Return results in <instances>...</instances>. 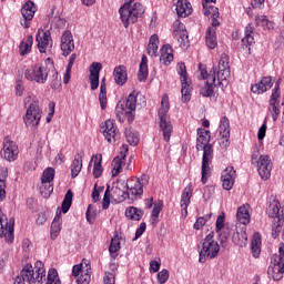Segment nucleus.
<instances>
[{
    "instance_id": "obj_1",
    "label": "nucleus",
    "mask_w": 284,
    "mask_h": 284,
    "mask_svg": "<svg viewBox=\"0 0 284 284\" xmlns=\"http://www.w3.org/2000/svg\"><path fill=\"white\" fill-rule=\"evenodd\" d=\"M197 140H196V150L197 152H203L202 158V183L205 185L207 179L211 174L210 164L214 159V146L210 144V131L204 129H197Z\"/></svg>"
},
{
    "instance_id": "obj_2",
    "label": "nucleus",
    "mask_w": 284,
    "mask_h": 284,
    "mask_svg": "<svg viewBox=\"0 0 284 284\" xmlns=\"http://www.w3.org/2000/svg\"><path fill=\"white\" fill-rule=\"evenodd\" d=\"M29 284H43L45 281V265L37 261L33 266L27 264L20 272Z\"/></svg>"
},
{
    "instance_id": "obj_3",
    "label": "nucleus",
    "mask_w": 284,
    "mask_h": 284,
    "mask_svg": "<svg viewBox=\"0 0 284 284\" xmlns=\"http://www.w3.org/2000/svg\"><path fill=\"white\" fill-rule=\"evenodd\" d=\"M267 214L273 219L272 236L273 239H278V234H281V230H283L282 225L284 221V207L281 206L278 200H273L270 203Z\"/></svg>"
},
{
    "instance_id": "obj_4",
    "label": "nucleus",
    "mask_w": 284,
    "mask_h": 284,
    "mask_svg": "<svg viewBox=\"0 0 284 284\" xmlns=\"http://www.w3.org/2000/svg\"><path fill=\"white\" fill-rule=\"evenodd\" d=\"M221 251V246L219 242L214 241V232H211L210 235L202 241V244L199 246L201 263H205L207 258H216L219 256V252Z\"/></svg>"
},
{
    "instance_id": "obj_5",
    "label": "nucleus",
    "mask_w": 284,
    "mask_h": 284,
    "mask_svg": "<svg viewBox=\"0 0 284 284\" xmlns=\"http://www.w3.org/2000/svg\"><path fill=\"white\" fill-rule=\"evenodd\" d=\"M29 103V105H28ZM27 112L23 116L24 125L27 128H37L41 122V108H39V100L31 97L26 98Z\"/></svg>"
},
{
    "instance_id": "obj_6",
    "label": "nucleus",
    "mask_w": 284,
    "mask_h": 284,
    "mask_svg": "<svg viewBox=\"0 0 284 284\" xmlns=\"http://www.w3.org/2000/svg\"><path fill=\"white\" fill-rule=\"evenodd\" d=\"M168 112H170V98L168 95H163L161 100V108L159 110V116H160V128L163 132V139L166 141V143L170 141V138L172 136L173 126L172 122L168 121Z\"/></svg>"
},
{
    "instance_id": "obj_7",
    "label": "nucleus",
    "mask_w": 284,
    "mask_h": 284,
    "mask_svg": "<svg viewBox=\"0 0 284 284\" xmlns=\"http://www.w3.org/2000/svg\"><path fill=\"white\" fill-rule=\"evenodd\" d=\"M251 161L253 165L257 166L261 179L267 181L272 176V160L268 155H261L258 151H254Z\"/></svg>"
},
{
    "instance_id": "obj_8",
    "label": "nucleus",
    "mask_w": 284,
    "mask_h": 284,
    "mask_svg": "<svg viewBox=\"0 0 284 284\" xmlns=\"http://www.w3.org/2000/svg\"><path fill=\"white\" fill-rule=\"evenodd\" d=\"M0 239H4L7 243L14 241V219L9 220L0 209Z\"/></svg>"
},
{
    "instance_id": "obj_9",
    "label": "nucleus",
    "mask_w": 284,
    "mask_h": 284,
    "mask_svg": "<svg viewBox=\"0 0 284 284\" xmlns=\"http://www.w3.org/2000/svg\"><path fill=\"white\" fill-rule=\"evenodd\" d=\"M150 183V176L142 175L141 179H131L126 182L128 196H141L143 194V186Z\"/></svg>"
},
{
    "instance_id": "obj_10",
    "label": "nucleus",
    "mask_w": 284,
    "mask_h": 284,
    "mask_svg": "<svg viewBox=\"0 0 284 284\" xmlns=\"http://www.w3.org/2000/svg\"><path fill=\"white\" fill-rule=\"evenodd\" d=\"M217 85L225 88L227 78L230 77V57L226 53L221 55L217 67Z\"/></svg>"
},
{
    "instance_id": "obj_11",
    "label": "nucleus",
    "mask_w": 284,
    "mask_h": 284,
    "mask_svg": "<svg viewBox=\"0 0 284 284\" xmlns=\"http://www.w3.org/2000/svg\"><path fill=\"white\" fill-rule=\"evenodd\" d=\"M181 83H182V101L187 103L192 99V81L187 79V71L185 69V63L181 62L179 64Z\"/></svg>"
},
{
    "instance_id": "obj_12",
    "label": "nucleus",
    "mask_w": 284,
    "mask_h": 284,
    "mask_svg": "<svg viewBox=\"0 0 284 284\" xmlns=\"http://www.w3.org/2000/svg\"><path fill=\"white\" fill-rule=\"evenodd\" d=\"M101 130L106 141L116 145V141L121 139V135L119 134V130L116 129V124L114 123V121L106 120L101 126Z\"/></svg>"
},
{
    "instance_id": "obj_13",
    "label": "nucleus",
    "mask_w": 284,
    "mask_h": 284,
    "mask_svg": "<svg viewBox=\"0 0 284 284\" xmlns=\"http://www.w3.org/2000/svg\"><path fill=\"white\" fill-rule=\"evenodd\" d=\"M2 156L9 162L17 161L19 156V146L9 138H6L3 141Z\"/></svg>"
},
{
    "instance_id": "obj_14",
    "label": "nucleus",
    "mask_w": 284,
    "mask_h": 284,
    "mask_svg": "<svg viewBox=\"0 0 284 284\" xmlns=\"http://www.w3.org/2000/svg\"><path fill=\"white\" fill-rule=\"evenodd\" d=\"M26 79H28V81H36L37 83H45L48 71L43 65H36L34 69L26 71Z\"/></svg>"
},
{
    "instance_id": "obj_15",
    "label": "nucleus",
    "mask_w": 284,
    "mask_h": 284,
    "mask_svg": "<svg viewBox=\"0 0 284 284\" xmlns=\"http://www.w3.org/2000/svg\"><path fill=\"white\" fill-rule=\"evenodd\" d=\"M60 50L62 51V57H70L74 52V37L70 30H65L61 36Z\"/></svg>"
},
{
    "instance_id": "obj_16",
    "label": "nucleus",
    "mask_w": 284,
    "mask_h": 284,
    "mask_svg": "<svg viewBox=\"0 0 284 284\" xmlns=\"http://www.w3.org/2000/svg\"><path fill=\"white\" fill-rule=\"evenodd\" d=\"M173 36L176 38L178 43H180V48H187L190 45V39L184 23L174 22Z\"/></svg>"
},
{
    "instance_id": "obj_17",
    "label": "nucleus",
    "mask_w": 284,
    "mask_h": 284,
    "mask_svg": "<svg viewBox=\"0 0 284 284\" xmlns=\"http://www.w3.org/2000/svg\"><path fill=\"white\" fill-rule=\"evenodd\" d=\"M280 88H281V85L278 84V82H276L273 93L271 95V100H270L268 110L272 114L273 121H278V114H281V111L278 110V99L281 97Z\"/></svg>"
},
{
    "instance_id": "obj_18",
    "label": "nucleus",
    "mask_w": 284,
    "mask_h": 284,
    "mask_svg": "<svg viewBox=\"0 0 284 284\" xmlns=\"http://www.w3.org/2000/svg\"><path fill=\"white\" fill-rule=\"evenodd\" d=\"M128 144L121 146L120 155L115 156L112 161V176H119L123 172L125 165V153L128 152Z\"/></svg>"
},
{
    "instance_id": "obj_19",
    "label": "nucleus",
    "mask_w": 284,
    "mask_h": 284,
    "mask_svg": "<svg viewBox=\"0 0 284 284\" xmlns=\"http://www.w3.org/2000/svg\"><path fill=\"white\" fill-rule=\"evenodd\" d=\"M136 110V94L131 93L125 102V108L123 104L116 106L118 114L122 116H126L128 114H132Z\"/></svg>"
},
{
    "instance_id": "obj_20",
    "label": "nucleus",
    "mask_w": 284,
    "mask_h": 284,
    "mask_svg": "<svg viewBox=\"0 0 284 284\" xmlns=\"http://www.w3.org/2000/svg\"><path fill=\"white\" fill-rule=\"evenodd\" d=\"M36 41L38 42L39 51L45 53V50L50 48V41H52L50 30L43 31V29H39Z\"/></svg>"
},
{
    "instance_id": "obj_21",
    "label": "nucleus",
    "mask_w": 284,
    "mask_h": 284,
    "mask_svg": "<svg viewBox=\"0 0 284 284\" xmlns=\"http://www.w3.org/2000/svg\"><path fill=\"white\" fill-rule=\"evenodd\" d=\"M234 181H236V171L234 168L229 166L222 173V185L224 190H232L234 187Z\"/></svg>"
},
{
    "instance_id": "obj_22",
    "label": "nucleus",
    "mask_w": 284,
    "mask_h": 284,
    "mask_svg": "<svg viewBox=\"0 0 284 284\" xmlns=\"http://www.w3.org/2000/svg\"><path fill=\"white\" fill-rule=\"evenodd\" d=\"M102 68L103 65L101 64V62H93L90 65L89 80H90L91 90H97L99 88V74H101Z\"/></svg>"
},
{
    "instance_id": "obj_23",
    "label": "nucleus",
    "mask_w": 284,
    "mask_h": 284,
    "mask_svg": "<svg viewBox=\"0 0 284 284\" xmlns=\"http://www.w3.org/2000/svg\"><path fill=\"white\" fill-rule=\"evenodd\" d=\"M284 264L277 262L276 260H271V265L268 266L267 274L273 281H281L283 278Z\"/></svg>"
},
{
    "instance_id": "obj_24",
    "label": "nucleus",
    "mask_w": 284,
    "mask_h": 284,
    "mask_svg": "<svg viewBox=\"0 0 284 284\" xmlns=\"http://www.w3.org/2000/svg\"><path fill=\"white\" fill-rule=\"evenodd\" d=\"M120 17L124 28H128L130 23H136V18H134V14L132 13V9L130 8V2H128V0L120 8Z\"/></svg>"
},
{
    "instance_id": "obj_25",
    "label": "nucleus",
    "mask_w": 284,
    "mask_h": 284,
    "mask_svg": "<svg viewBox=\"0 0 284 284\" xmlns=\"http://www.w3.org/2000/svg\"><path fill=\"white\" fill-rule=\"evenodd\" d=\"M232 242L239 247H245L247 245V233H245V226L236 225L232 235Z\"/></svg>"
},
{
    "instance_id": "obj_26",
    "label": "nucleus",
    "mask_w": 284,
    "mask_h": 284,
    "mask_svg": "<svg viewBox=\"0 0 284 284\" xmlns=\"http://www.w3.org/2000/svg\"><path fill=\"white\" fill-rule=\"evenodd\" d=\"M252 207L250 204H243L237 209L236 219L241 225H250V221L252 220Z\"/></svg>"
},
{
    "instance_id": "obj_27",
    "label": "nucleus",
    "mask_w": 284,
    "mask_h": 284,
    "mask_svg": "<svg viewBox=\"0 0 284 284\" xmlns=\"http://www.w3.org/2000/svg\"><path fill=\"white\" fill-rule=\"evenodd\" d=\"M221 26V22L219 20H213V26L209 27L206 31V45L211 50H214L216 45H219V41L216 40V27Z\"/></svg>"
},
{
    "instance_id": "obj_28",
    "label": "nucleus",
    "mask_w": 284,
    "mask_h": 284,
    "mask_svg": "<svg viewBox=\"0 0 284 284\" xmlns=\"http://www.w3.org/2000/svg\"><path fill=\"white\" fill-rule=\"evenodd\" d=\"M272 85H274L272 77H264L260 82L252 85L251 90L254 94H263V92H267Z\"/></svg>"
},
{
    "instance_id": "obj_29",
    "label": "nucleus",
    "mask_w": 284,
    "mask_h": 284,
    "mask_svg": "<svg viewBox=\"0 0 284 284\" xmlns=\"http://www.w3.org/2000/svg\"><path fill=\"white\" fill-rule=\"evenodd\" d=\"M174 8L178 17H190L192 14V4L187 0H176Z\"/></svg>"
},
{
    "instance_id": "obj_30",
    "label": "nucleus",
    "mask_w": 284,
    "mask_h": 284,
    "mask_svg": "<svg viewBox=\"0 0 284 284\" xmlns=\"http://www.w3.org/2000/svg\"><path fill=\"white\" fill-rule=\"evenodd\" d=\"M113 78L116 85H125V83H128V69L125 65L115 67Z\"/></svg>"
},
{
    "instance_id": "obj_31",
    "label": "nucleus",
    "mask_w": 284,
    "mask_h": 284,
    "mask_svg": "<svg viewBox=\"0 0 284 284\" xmlns=\"http://www.w3.org/2000/svg\"><path fill=\"white\" fill-rule=\"evenodd\" d=\"M174 51L170 48V45L164 44L160 50V61L164 65H170L174 61Z\"/></svg>"
},
{
    "instance_id": "obj_32",
    "label": "nucleus",
    "mask_w": 284,
    "mask_h": 284,
    "mask_svg": "<svg viewBox=\"0 0 284 284\" xmlns=\"http://www.w3.org/2000/svg\"><path fill=\"white\" fill-rule=\"evenodd\" d=\"M36 12H37V7L32 1H27L21 9V14L23 19H27V21H32V19H34Z\"/></svg>"
},
{
    "instance_id": "obj_33",
    "label": "nucleus",
    "mask_w": 284,
    "mask_h": 284,
    "mask_svg": "<svg viewBox=\"0 0 284 284\" xmlns=\"http://www.w3.org/2000/svg\"><path fill=\"white\" fill-rule=\"evenodd\" d=\"M191 199H192V184H189L184 189L181 197V207H182V211H184V216H187V207L190 205Z\"/></svg>"
},
{
    "instance_id": "obj_34",
    "label": "nucleus",
    "mask_w": 284,
    "mask_h": 284,
    "mask_svg": "<svg viewBox=\"0 0 284 284\" xmlns=\"http://www.w3.org/2000/svg\"><path fill=\"white\" fill-rule=\"evenodd\" d=\"M201 77L202 79H206L204 83H206L207 85H219V83L216 84V79H219V71L216 70V68H213L210 73H207L205 69H202Z\"/></svg>"
},
{
    "instance_id": "obj_35",
    "label": "nucleus",
    "mask_w": 284,
    "mask_h": 284,
    "mask_svg": "<svg viewBox=\"0 0 284 284\" xmlns=\"http://www.w3.org/2000/svg\"><path fill=\"white\" fill-rule=\"evenodd\" d=\"M203 12L205 17H209V19H211V26H213L214 20L219 21V8L212 4L203 3Z\"/></svg>"
},
{
    "instance_id": "obj_36",
    "label": "nucleus",
    "mask_w": 284,
    "mask_h": 284,
    "mask_svg": "<svg viewBox=\"0 0 284 284\" xmlns=\"http://www.w3.org/2000/svg\"><path fill=\"white\" fill-rule=\"evenodd\" d=\"M126 3H130L133 19L135 18V20L139 21V18L143 17V14L145 13V8H143V4H141V2L134 3V0H126Z\"/></svg>"
},
{
    "instance_id": "obj_37",
    "label": "nucleus",
    "mask_w": 284,
    "mask_h": 284,
    "mask_svg": "<svg viewBox=\"0 0 284 284\" xmlns=\"http://www.w3.org/2000/svg\"><path fill=\"white\" fill-rule=\"evenodd\" d=\"M150 72L148 71V57L142 55V60L140 63V69L138 72V79L140 82H145L148 80Z\"/></svg>"
},
{
    "instance_id": "obj_38",
    "label": "nucleus",
    "mask_w": 284,
    "mask_h": 284,
    "mask_svg": "<svg viewBox=\"0 0 284 284\" xmlns=\"http://www.w3.org/2000/svg\"><path fill=\"white\" fill-rule=\"evenodd\" d=\"M119 250H121V237H119V234H115L112 239H111V243L109 246V252L112 256V258H116V256H119Z\"/></svg>"
},
{
    "instance_id": "obj_39",
    "label": "nucleus",
    "mask_w": 284,
    "mask_h": 284,
    "mask_svg": "<svg viewBox=\"0 0 284 284\" xmlns=\"http://www.w3.org/2000/svg\"><path fill=\"white\" fill-rule=\"evenodd\" d=\"M85 270L83 273H81L80 277L78 278V284H90L91 274H92V266L90 265V262L84 261Z\"/></svg>"
},
{
    "instance_id": "obj_40",
    "label": "nucleus",
    "mask_w": 284,
    "mask_h": 284,
    "mask_svg": "<svg viewBox=\"0 0 284 284\" xmlns=\"http://www.w3.org/2000/svg\"><path fill=\"white\" fill-rule=\"evenodd\" d=\"M251 252L254 258H258V256H261V235L258 233H255L253 235V240L251 243Z\"/></svg>"
},
{
    "instance_id": "obj_41",
    "label": "nucleus",
    "mask_w": 284,
    "mask_h": 284,
    "mask_svg": "<svg viewBox=\"0 0 284 284\" xmlns=\"http://www.w3.org/2000/svg\"><path fill=\"white\" fill-rule=\"evenodd\" d=\"M146 50L150 57H156V53L159 52V36H151Z\"/></svg>"
},
{
    "instance_id": "obj_42",
    "label": "nucleus",
    "mask_w": 284,
    "mask_h": 284,
    "mask_svg": "<svg viewBox=\"0 0 284 284\" xmlns=\"http://www.w3.org/2000/svg\"><path fill=\"white\" fill-rule=\"evenodd\" d=\"M34 39L32 36H28L26 41H22L19 45L21 57H26V54H30L32 50V43Z\"/></svg>"
},
{
    "instance_id": "obj_43",
    "label": "nucleus",
    "mask_w": 284,
    "mask_h": 284,
    "mask_svg": "<svg viewBox=\"0 0 284 284\" xmlns=\"http://www.w3.org/2000/svg\"><path fill=\"white\" fill-rule=\"evenodd\" d=\"M126 219L130 221H141L143 217V211L139 210L138 207L131 206L125 211Z\"/></svg>"
},
{
    "instance_id": "obj_44",
    "label": "nucleus",
    "mask_w": 284,
    "mask_h": 284,
    "mask_svg": "<svg viewBox=\"0 0 284 284\" xmlns=\"http://www.w3.org/2000/svg\"><path fill=\"white\" fill-rule=\"evenodd\" d=\"M254 27L252 24H247L245 28V37L242 39V43L244 45H252L254 43Z\"/></svg>"
},
{
    "instance_id": "obj_45",
    "label": "nucleus",
    "mask_w": 284,
    "mask_h": 284,
    "mask_svg": "<svg viewBox=\"0 0 284 284\" xmlns=\"http://www.w3.org/2000/svg\"><path fill=\"white\" fill-rule=\"evenodd\" d=\"M111 197L116 203H121L122 201H125V191L121 190L119 186H113L111 189Z\"/></svg>"
},
{
    "instance_id": "obj_46",
    "label": "nucleus",
    "mask_w": 284,
    "mask_h": 284,
    "mask_svg": "<svg viewBox=\"0 0 284 284\" xmlns=\"http://www.w3.org/2000/svg\"><path fill=\"white\" fill-rule=\"evenodd\" d=\"M61 232V216H55L52 224H51V239L54 241L59 233Z\"/></svg>"
},
{
    "instance_id": "obj_47",
    "label": "nucleus",
    "mask_w": 284,
    "mask_h": 284,
    "mask_svg": "<svg viewBox=\"0 0 284 284\" xmlns=\"http://www.w3.org/2000/svg\"><path fill=\"white\" fill-rule=\"evenodd\" d=\"M103 161V155H95L94 166H93V176L94 179H99L101 174H103V166H101V162Z\"/></svg>"
},
{
    "instance_id": "obj_48",
    "label": "nucleus",
    "mask_w": 284,
    "mask_h": 284,
    "mask_svg": "<svg viewBox=\"0 0 284 284\" xmlns=\"http://www.w3.org/2000/svg\"><path fill=\"white\" fill-rule=\"evenodd\" d=\"M72 197H73L72 190H68L61 206L63 214H67L70 207H72Z\"/></svg>"
},
{
    "instance_id": "obj_49",
    "label": "nucleus",
    "mask_w": 284,
    "mask_h": 284,
    "mask_svg": "<svg viewBox=\"0 0 284 284\" xmlns=\"http://www.w3.org/2000/svg\"><path fill=\"white\" fill-rule=\"evenodd\" d=\"M255 24L260 26L261 28H266V30H273L274 28V23L270 22L265 16H257L255 18Z\"/></svg>"
},
{
    "instance_id": "obj_50",
    "label": "nucleus",
    "mask_w": 284,
    "mask_h": 284,
    "mask_svg": "<svg viewBox=\"0 0 284 284\" xmlns=\"http://www.w3.org/2000/svg\"><path fill=\"white\" fill-rule=\"evenodd\" d=\"M220 136H230V120L225 116L220 121Z\"/></svg>"
},
{
    "instance_id": "obj_51",
    "label": "nucleus",
    "mask_w": 284,
    "mask_h": 284,
    "mask_svg": "<svg viewBox=\"0 0 284 284\" xmlns=\"http://www.w3.org/2000/svg\"><path fill=\"white\" fill-rule=\"evenodd\" d=\"M125 136L129 144L133 146L139 145V133L132 131V129H125Z\"/></svg>"
},
{
    "instance_id": "obj_52",
    "label": "nucleus",
    "mask_w": 284,
    "mask_h": 284,
    "mask_svg": "<svg viewBox=\"0 0 284 284\" xmlns=\"http://www.w3.org/2000/svg\"><path fill=\"white\" fill-rule=\"evenodd\" d=\"M82 169H83V162L79 161V158H75L71 164L72 179H77V176H79Z\"/></svg>"
},
{
    "instance_id": "obj_53",
    "label": "nucleus",
    "mask_w": 284,
    "mask_h": 284,
    "mask_svg": "<svg viewBox=\"0 0 284 284\" xmlns=\"http://www.w3.org/2000/svg\"><path fill=\"white\" fill-rule=\"evenodd\" d=\"M54 181V169L53 168H47L41 178V183H52Z\"/></svg>"
},
{
    "instance_id": "obj_54",
    "label": "nucleus",
    "mask_w": 284,
    "mask_h": 284,
    "mask_svg": "<svg viewBox=\"0 0 284 284\" xmlns=\"http://www.w3.org/2000/svg\"><path fill=\"white\" fill-rule=\"evenodd\" d=\"M47 284H61L59 273L54 268H50L47 275Z\"/></svg>"
},
{
    "instance_id": "obj_55",
    "label": "nucleus",
    "mask_w": 284,
    "mask_h": 284,
    "mask_svg": "<svg viewBox=\"0 0 284 284\" xmlns=\"http://www.w3.org/2000/svg\"><path fill=\"white\" fill-rule=\"evenodd\" d=\"M99 101L102 110H105L108 105V92L106 90H100Z\"/></svg>"
},
{
    "instance_id": "obj_56",
    "label": "nucleus",
    "mask_w": 284,
    "mask_h": 284,
    "mask_svg": "<svg viewBox=\"0 0 284 284\" xmlns=\"http://www.w3.org/2000/svg\"><path fill=\"white\" fill-rule=\"evenodd\" d=\"M200 94H202V97H212V94H214L212 84L205 83L204 87L200 90Z\"/></svg>"
},
{
    "instance_id": "obj_57",
    "label": "nucleus",
    "mask_w": 284,
    "mask_h": 284,
    "mask_svg": "<svg viewBox=\"0 0 284 284\" xmlns=\"http://www.w3.org/2000/svg\"><path fill=\"white\" fill-rule=\"evenodd\" d=\"M170 278V272L168 270H162L161 272L158 273V281L160 284H163Z\"/></svg>"
},
{
    "instance_id": "obj_58",
    "label": "nucleus",
    "mask_w": 284,
    "mask_h": 284,
    "mask_svg": "<svg viewBox=\"0 0 284 284\" xmlns=\"http://www.w3.org/2000/svg\"><path fill=\"white\" fill-rule=\"evenodd\" d=\"M108 207H110V186L106 187L102 201V210H108Z\"/></svg>"
},
{
    "instance_id": "obj_59",
    "label": "nucleus",
    "mask_w": 284,
    "mask_h": 284,
    "mask_svg": "<svg viewBox=\"0 0 284 284\" xmlns=\"http://www.w3.org/2000/svg\"><path fill=\"white\" fill-rule=\"evenodd\" d=\"M280 255H273V261L284 264V244H281L278 248Z\"/></svg>"
},
{
    "instance_id": "obj_60",
    "label": "nucleus",
    "mask_w": 284,
    "mask_h": 284,
    "mask_svg": "<svg viewBox=\"0 0 284 284\" xmlns=\"http://www.w3.org/2000/svg\"><path fill=\"white\" fill-rule=\"evenodd\" d=\"M85 272V267H83V263L77 264L72 268V276H79Z\"/></svg>"
},
{
    "instance_id": "obj_61",
    "label": "nucleus",
    "mask_w": 284,
    "mask_h": 284,
    "mask_svg": "<svg viewBox=\"0 0 284 284\" xmlns=\"http://www.w3.org/2000/svg\"><path fill=\"white\" fill-rule=\"evenodd\" d=\"M116 277H114L113 273L105 272L104 273V284H115Z\"/></svg>"
},
{
    "instance_id": "obj_62",
    "label": "nucleus",
    "mask_w": 284,
    "mask_h": 284,
    "mask_svg": "<svg viewBox=\"0 0 284 284\" xmlns=\"http://www.w3.org/2000/svg\"><path fill=\"white\" fill-rule=\"evenodd\" d=\"M161 210H163V206L161 204L153 207L151 215L152 221L156 222V219H159V215L161 214Z\"/></svg>"
},
{
    "instance_id": "obj_63",
    "label": "nucleus",
    "mask_w": 284,
    "mask_h": 284,
    "mask_svg": "<svg viewBox=\"0 0 284 284\" xmlns=\"http://www.w3.org/2000/svg\"><path fill=\"white\" fill-rule=\"evenodd\" d=\"M23 92H26V88L23 87V82L21 80H18L17 84H16V94H17V97H23Z\"/></svg>"
},
{
    "instance_id": "obj_64",
    "label": "nucleus",
    "mask_w": 284,
    "mask_h": 284,
    "mask_svg": "<svg viewBox=\"0 0 284 284\" xmlns=\"http://www.w3.org/2000/svg\"><path fill=\"white\" fill-rule=\"evenodd\" d=\"M94 210L92 207V204H89L88 210H87V221L88 223H93L94 222Z\"/></svg>"
}]
</instances>
